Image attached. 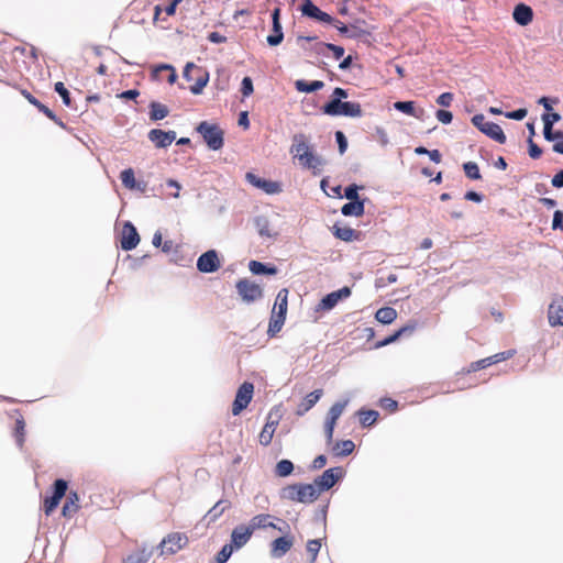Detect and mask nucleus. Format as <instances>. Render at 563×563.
I'll return each mask as SVG.
<instances>
[{"label": "nucleus", "mask_w": 563, "mask_h": 563, "mask_svg": "<svg viewBox=\"0 0 563 563\" xmlns=\"http://www.w3.org/2000/svg\"><path fill=\"white\" fill-rule=\"evenodd\" d=\"M258 188L264 190L266 194H276L280 191V186L278 183L266 179L263 180Z\"/></svg>", "instance_id": "5fc2aeb1"}, {"label": "nucleus", "mask_w": 563, "mask_h": 563, "mask_svg": "<svg viewBox=\"0 0 563 563\" xmlns=\"http://www.w3.org/2000/svg\"><path fill=\"white\" fill-rule=\"evenodd\" d=\"M334 235L345 242L357 240L360 232L350 227H334Z\"/></svg>", "instance_id": "c85d7f7f"}, {"label": "nucleus", "mask_w": 563, "mask_h": 563, "mask_svg": "<svg viewBox=\"0 0 563 563\" xmlns=\"http://www.w3.org/2000/svg\"><path fill=\"white\" fill-rule=\"evenodd\" d=\"M335 139L339 145V151L341 154H343L347 148V141L344 133L342 131H336Z\"/></svg>", "instance_id": "e2e57ef3"}, {"label": "nucleus", "mask_w": 563, "mask_h": 563, "mask_svg": "<svg viewBox=\"0 0 563 563\" xmlns=\"http://www.w3.org/2000/svg\"><path fill=\"white\" fill-rule=\"evenodd\" d=\"M321 396H322L321 389H317V390L308 394L305 397V399L301 401V404L298 406L297 415L298 416L305 415L308 410H310L319 401Z\"/></svg>", "instance_id": "4be33fe9"}, {"label": "nucleus", "mask_w": 563, "mask_h": 563, "mask_svg": "<svg viewBox=\"0 0 563 563\" xmlns=\"http://www.w3.org/2000/svg\"><path fill=\"white\" fill-rule=\"evenodd\" d=\"M221 267L218 253L214 250H209L201 254L197 260V268L201 273H213Z\"/></svg>", "instance_id": "f8f14e48"}, {"label": "nucleus", "mask_w": 563, "mask_h": 563, "mask_svg": "<svg viewBox=\"0 0 563 563\" xmlns=\"http://www.w3.org/2000/svg\"><path fill=\"white\" fill-rule=\"evenodd\" d=\"M183 75L187 81H194V85L189 87L194 95L201 93L209 81V73L194 63H187Z\"/></svg>", "instance_id": "20e7f679"}, {"label": "nucleus", "mask_w": 563, "mask_h": 563, "mask_svg": "<svg viewBox=\"0 0 563 563\" xmlns=\"http://www.w3.org/2000/svg\"><path fill=\"white\" fill-rule=\"evenodd\" d=\"M355 449V444L352 440L338 441L332 446V452L335 456H346L351 454Z\"/></svg>", "instance_id": "cd10ccee"}, {"label": "nucleus", "mask_w": 563, "mask_h": 563, "mask_svg": "<svg viewBox=\"0 0 563 563\" xmlns=\"http://www.w3.org/2000/svg\"><path fill=\"white\" fill-rule=\"evenodd\" d=\"M197 131L211 150L217 151L223 146V131L217 124L203 121L197 126Z\"/></svg>", "instance_id": "423d86ee"}, {"label": "nucleus", "mask_w": 563, "mask_h": 563, "mask_svg": "<svg viewBox=\"0 0 563 563\" xmlns=\"http://www.w3.org/2000/svg\"><path fill=\"white\" fill-rule=\"evenodd\" d=\"M342 468L333 467L324 471L321 476L314 481V486L321 492L328 490L335 485V483L342 477Z\"/></svg>", "instance_id": "9b49d317"}, {"label": "nucleus", "mask_w": 563, "mask_h": 563, "mask_svg": "<svg viewBox=\"0 0 563 563\" xmlns=\"http://www.w3.org/2000/svg\"><path fill=\"white\" fill-rule=\"evenodd\" d=\"M320 549H321V543H320V541H319V540H317V539H312V540H309V541L307 542V552H308V553H309V555H310V560H311V562H314V561H316L317 555H318V553H319Z\"/></svg>", "instance_id": "603ef678"}, {"label": "nucleus", "mask_w": 563, "mask_h": 563, "mask_svg": "<svg viewBox=\"0 0 563 563\" xmlns=\"http://www.w3.org/2000/svg\"><path fill=\"white\" fill-rule=\"evenodd\" d=\"M250 529L254 532L257 529H263L267 527L275 528V525L272 522V516L267 514H261L257 516H254L250 523L247 525Z\"/></svg>", "instance_id": "a878e982"}, {"label": "nucleus", "mask_w": 563, "mask_h": 563, "mask_svg": "<svg viewBox=\"0 0 563 563\" xmlns=\"http://www.w3.org/2000/svg\"><path fill=\"white\" fill-rule=\"evenodd\" d=\"M472 123L488 137L499 144L506 143V135L503 129L495 122L486 121L484 114H475L472 118Z\"/></svg>", "instance_id": "39448f33"}, {"label": "nucleus", "mask_w": 563, "mask_h": 563, "mask_svg": "<svg viewBox=\"0 0 563 563\" xmlns=\"http://www.w3.org/2000/svg\"><path fill=\"white\" fill-rule=\"evenodd\" d=\"M253 81L250 77H244L241 84V92L244 97H249L253 93Z\"/></svg>", "instance_id": "4d7b16f0"}, {"label": "nucleus", "mask_w": 563, "mask_h": 563, "mask_svg": "<svg viewBox=\"0 0 563 563\" xmlns=\"http://www.w3.org/2000/svg\"><path fill=\"white\" fill-rule=\"evenodd\" d=\"M55 91L62 97L66 106H70V95L62 81L55 84Z\"/></svg>", "instance_id": "6e6d98bb"}, {"label": "nucleus", "mask_w": 563, "mask_h": 563, "mask_svg": "<svg viewBox=\"0 0 563 563\" xmlns=\"http://www.w3.org/2000/svg\"><path fill=\"white\" fill-rule=\"evenodd\" d=\"M435 117L443 124H450L453 120L452 112L448 110H438Z\"/></svg>", "instance_id": "13d9d810"}, {"label": "nucleus", "mask_w": 563, "mask_h": 563, "mask_svg": "<svg viewBox=\"0 0 563 563\" xmlns=\"http://www.w3.org/2000/svg\"><path fill=\"white\" fill-rule=\"evenodd\" d=\"M283 38H284V34H283V30H282V24L274 23L273 24V34L267 36V43L271 46H276L282 43Z\"/></svg>", "instance_id": "c03bdc74"}, {"label": "nucleus", "mask_w": 563, "mask_h": 563, "mask_svg": "<svg viewBox=\"0 0 563 563\" xmlns=\"http://www.w3.org/2000/svg\"><path fill=\"white\" fill-rule=\"evenodd\" d=\"M489 365L487 364L486 357L478 360L476 362H472L466 369L461 371L457 375H466L473 372H477L479 369L486 368Z\"/></svg>", "instance_id": "3c124183"}, {"label": "nucleus", "mask_w": 563, "mask_h": 563, "mask_svg": "<svg viewBox=\"0 0 563 563\" xmlns=\"http://www.w3.org/2000/svg\"><path fill=\"white\" fill-rule=\"evenodd\" d=\"M287 308H288V289L283 288L278 291V294L276 296V300H275V305L273 307L272 313L275 312L276 314L286 317Z\"/></svg>", "instance_id": "b1692460"}, {"label": "nucleus", "mask_w": 563, "mask_h": 563, "mask_svg": "<svg viewBox=\"0 0 563 563\" xmlns=\"http://www.w3.org/2000/svg\"><path fill=\"white\" fill-rule=\"evenodd\" d=\"M249 268L253 274H256V275H260V274L273 275L277 272L276 267H267L265 264L257 262V261H251L249 264Z\"/></svg>", "instance_id": "ea45409f"}, {"label": "nucleus", "mask_w": 563, "mask_h": 563, "mask_svg": "<svg viewBox=\"0 0 563 563\" xmlns=\"http://www.w3.org/2000/svg\"><path fill=\"white\" fill-rule=\"evenodd\" d=\"M292 547V541L286 537H279L272 542L271 553L274 558H282Z\"/></svg>", "instance_id": "412c9836"}, {"label": "nucleus", "mask_w": 563, "mask_h": 563, "mask_svg": "<svg viewBox=\"0 0 563 563\" xmlns=\"http://www.w3.org/2000/svg\"><path fill=\"white\" fill-rule=\"evenodd\" d=\"M561 119V115L556 112H553L551 114H543L542 120L544 123V139L548 141H553V130L552 126L555 122H558Z\"/></svg>", "instance_id": "bb28decb"}, {"label": "nucleus", "mask_w": 563, "mask_h": 563, "mask_svg": "<svg viewBox=\"0 0 563 563\" xmlns=\"http://www.w3.org/2000/svg\"><path fill=\"white\" fill-rule=\"evenodd\" d=\"M358 187L356 185H351L349 187L345 188V197L350 200V201H361L358 198Z\"/></svg>", "instance_id": "680f3d73"}, {"label": "nucleus", "mask_w": 563, "mask_h": 563, "mask_svg": "<svg viewBox=\"0 0 563 563\" xmlns=\"http://www.w3.org/2000/svg\"><path fill=\"white\" fill-rule=\"evenodd\" d=\"M54 493L51 497H46L43 503V509L46 516H49L58 506L62 498L65 496L67 490V482L64 479H56L54 482Z\"/></svg>", "instance_id": "9d476101"}, {"label": "nucleus", "mask_w": 563, "mask_h": 563, "mask_svg": "<svg viewBox=\"0 0 563 563\" xmlns=\"http://www.w3.org/2000/svg\"><path fill=\"white\" fill-rule=\"evenodd\" d=\"M283 498L297 503H312L319 497V490L313 484H292L283 489Z\"/></svg>", "instance_id": "f03ea898"}, {"label": "nucleus", "mask_w": 563, "mask_h": 563, "mask_svg": "<svg viewBox=\"0 0 563 563\" xmlns=\"http://www.w3.org/2000/svg\"><path fill=\"white\" fill-rule=\"evenodd\" d=\"M22 95L31 104L36 107L49 120L63 126V122L56 117V114L48 107L37 100L32 93H30L27 90H22Z\"/></svg>", "instance_id": "aec40b11"}, {"label": "nucleus", "mask_w": 563, "mask_h": 563, "mask_svg": "<svg viewBox=\"0 0 563 563\" xmlns=\"http://www.w3.org/2000/svg\"><path fill=\"white\" fill-rule=\"evenodd\" d=\"M515 353L516 352L514 350L504 351V352H500V353H497V354L486 357V361H487V364L490 366V365L497 364L499 362L511 358L515 355Z\"/></svg>", "instance_id": "de8ad7c7"}, {"label": "nucleus", "mask_w": 563, "mask_h": 563, "mask_svg": "<svg viewBox=\"0 0 563 563\" xmlns=\"http://www.w3.org/2000/svg\"><path fill=\"white\" fill-rule=\"evenodd\" d=\"M235 549L230 543L224 544L216 555V563H225Z\"/></svg>", "instance_id": "8fccbe9b"}, {"label": "nucleus", "mask_w": 563, "mask_h": 563, "mask_svg": "<svg viewBox=\"0 0 563 563\" xmlns=\"http://www.w3.org/2000/svg\"><path fill=\"white\" fill-rule=\"evenodd\" d=\"M276 426L277 422L274 421H267L265 423L264 428L262 429L258 435V440L262 445L267 446L272 442L274 432L276 430Z\"/></svg>", "instance_id": "c756f323"}, {"label": "nucleus", "mask_w": 563, "mask_h": 563, "mask_svg": "<svg viewBox=\"0 0 563 563\" xmlns=\"http://www.w3.org/2000/svg\"><path fill=\"white\" fill-rule=\"evenodd\" d=\"M222 504H223V501L220 500L210 509L209 515L212 516L213 519L221 516L223 514V511L225 510V508L228 507V506H222Z\"/></svg>", "instance_id": "338daca9"}, {"label": "nucleus", "mask_w": 563, "mask_h": 563, "mask_svg": "<svg viewBox=\"0 0 563 563\" xmlns=\"http://www.w3.org/2000/svg\"><path fill=\"white\" fill-rule=\"evenodd\" d=\"M252 534L253 531L247 525H239L232 530L230 544L239 550L250 541Z\"/></svg>", "instance_id": "2eb2a0df"}, {"label": "nucleus", "mask_w": 563, "mask_h": 563, "mask_svg": "<svg viewBox=\"0 0 563 563\" xmlns=\"http://www.w3.org/2000/svg\"><path fill=\"white\" fill-rule=\"evenodd\" d=\"M301 12L303 15L316 20L321 10L311 0H302Z\"/></svg>", "instance_id": "79ce46f5"}, {"label": "nucleus", "mask_w": 563, "mask_h": 563, "mask_svg": "<svg viewBox=\"0 0 563 563\" xmlns=\"http://www.w3.org/2000/svg\"><path fill=\"white\" fill-rule=\"evenodd\" d=\"M528 111L527 109H518V110H515V111H511V112H507L505 113L506 118L508 119H512V120H522L526 118Z\"/></svg>", "instance_id": "69168bd1"}, {"label": "nucleus", "mask_w": 563, "mask_h": 563, "mask_svg": "<svg viewBox=\"0 0 563 563\" xmlns=\"http://www.w3.org/2000/svg\"><path fill=\"white\" fill-rule=\"evenodd\" d=\"M120 179L123 186L128 189H134L136 186L134 172L132 168H126L121 172Z\"/></svg>", "instance_id": "a18cd8bd"}, {"label": "nucleus", "mask_w": 563, "mask_h": 563, "mask_svg": "<svg viewBox=\"0 0 563 563\" xmlns=\"http://www.w3.org/2000/svg\"><path fill=\"white\" fill-rule=\"evenodd\" d=\"M465 176L472 180H479L482 178L479 167L475 162H466L463 164Z\"/></svg>", "instance_id": "a19ab883"}, {"label": "nucleus", "mask_w": 563, "mask_h": 563, "mask_svg": "<svg viewBox=\"0 0 563 563\" xmlns=\"http://www.w3.org/2000/svg\"><path fill=\"white\" fill-rule=\"evenodd\" d=\"M341 211L344 216L361 217L364 214V202L350 201L342 207Z\"/></svg>", "instance_id": "72a5a7b5"}, {"label": "nucleus", "mask_w": 563, "mask_h": 563, "mask_svg": "<svg viewBox=\"0 0 563 563\" xmlns=\"http://www.w3.org/2000/svg\"><path fill=\"white\" fill-rule=\"evenodd\" d=\"M549 323L552 327L563 325V298L556 297L548 309Z\"/></svg>", "instance_id": "a211bd4d"}, {"label": "nucleus", "mask_w": 563, "mask_h": 563, "mask_svg": "<svg viewBox=\"0 0 563 563\" xmlns=\"http://www.w3.org/2000/svg\"><path fill=\"white\" fill-rule=\"evenodd\" d=\"M294 471V464L289 460H282L276 464L275 473L280 477L290 475Z\"/></svg>", "instance_id": "37998d69"}, {"label": "nucleus", "mask_w": 563, "mask_h": 563, "mask_svg": "<svg viewBox=\"0 0 563 563\" xmlns=\"http://www.w3.org/2000/svg\"><path fill=\"white\" fill-rule=\"evenodd\" d=\"M140 242V235L135 227L131 222H125L121 232V249L124 251H131L137 246Z\"/></svg>", "instance_id": "ddd939ff"}, {"label": "nucleus", "mask_w": 563, "mask_h": 563, "mask_svg": "<svg viewBox=\"0 0 563 563\" xmlns=\"http://www.w3.org/2000/svg\"><path fill=\"white\" fill-rule=\"evenodd\" d=\"M255 224L261 236L272 238L276 234L273 232L269 221L264 217L256 218Z\"/></svg>", "instance_id": "58836bf2"}, {"label": "nucleus", "mask_w": 563, "mask_h": 563, "mask_svg": "<svg viewBox=\"0 0 563 563\" xmlns=\"http://www.w3.org/2000/svg\"><path fill=\"white\" fill-rule=\"evenodd\" d=\"M452 101L453 95L451 92H443L437 99V103L442 107H450Z\"/></svg>", "instance_id": "0e129e2a"}, {"label": "nucleus", "mask_w": 563, "mask_h": 563, "mask_svg": "<svg viewBox=\"0 0 563 563\" xmlns=\"http://www.w3.org/2000/svg\"><path fill=\"white\" fill-rule=\"evenodd\" d=\"M323 45H324V47H327L328 49L333 52L335 59H340L344 55V48L342 46L334 45L331 43H325Z\"/></svg>", "instance_id": "774afa93"}, {"label": "nucleus", "mask_w": 563, "mask_h": 563, "mask_svg": "<svg viewBox=\"0 0 563 563\" xmlns=\"http://www.w3.org/2000/svg\"><path fill=\"white\" fill-rule=\"evenodd\" d=\"M408 330L407 327H404L401 329H399L398 331H396L394 334L385 338L383 341H379L375 344V347H383L385 345H388L390 343H394L395 341H397L402 333H405L406 331Z\"/></svg>", "instance_id": "864d4df0"}, {"label": "nucleus", "mask_w": 563, "mask_h": 563, "mask_svg": "<svg viewBox=\"0 0 563 563\" xmlns=\"http://www.w3.org/2000/svg\"><path fill=\"white\" fill-rule=\"evenodd\" d=\"M152 554V550L144 547L129 554L123 563H147Z\"/></svg>", "instance_id": "393cba45"}, {"label": "nucleus", "mask_w": 563, "mask_h": 563, "mask_svg": "<svg viewBox=\"0 0 563 563\" xmlns=\"http://www.w3.org/2000/svg\"><path fill=\"white\" fill-rule=\"evenodd\" d=\"M14 427L12 429V435L15 439L16 445L22 449L25 443V435H26V422L23 417V415L15 410L14 411Z\"/></svg>", "instance_id": "f3484780"}, {"label": "nucleus", "mask_w": 563, "mask_h": 563, "mask_svg": "<svg viewBox=\"0 0 563 563\" xmlns=\"http://www.w3.org/2000/svg\"><path fill=\"white\" fill-rule=\"evenodd\" d=\"M150 109V118L153 121H158L166 118L169 112L165 104L155 101L151 103Z\"/></svg>", "instance_id": "e433bc0d"}, {"label": "nucleus", "mask_w": 563, "mask_h": 563, "mask_svg": "<svg viewBox=\"0 0 563 563\" xmlns=\"http://www.w3.org/2000/svg\"><path fill=\"white\" fill-rule=\"evenodd\" d=\"M254 393V385L250 382H244L238 389L235 399L232 404V413L240 415L251 402Z\"/></svg>", "instance_id": "6e6552de"}, {"label": "nucleus", "mask_w": 563, "mask_h": 563, "mask_svg": "<svg viewBox=\"0 0 563 563\" xmlns=\"http://www.w3.org/2000/svg\"><path fill=\"white\" fill-rule=\"evenodd\" d=\"M290 153L303 168L316 169L321 165V159L313 154L303 134L294 136Z\"/></svg>", "instance_id": "f257e3e1"}, {"label": "nucleus", "mask_w": 563, "mask_h": 563, "mask_svg": "<svg viewBox=\"0 0 563 563\" xmlns=\"http://www.w3.org/2000/svg\"><path fill=\"white\" fill-rule=\"evenodd\" d=\"M515 353L516 352L514 350L504 351V352H500V353H497V354L486 357V361H487V364L490 366V365L497 364L499 362L511 358L515 355Z\"/></svg>", "instance_id": "09e8293b"}, {"label": "nucleus", "mask_w": 563, "mask_h": 563, "mask_svg": "<svg viewBox=\"0 0 563 563\" xmlns=\"http://www.w3.org/2000/svg\"><path fill=\"white\" fill-rule=\"evenodd\" d=\"M515 353L516 352L514 350L504 351V352H500V353H497V354L486 357V361H487V364L490 366V365L497 364L499 362L511 358L515 355Z\"/></svg>", "instance_id": "49530a36"}, {"label": "nucleus", "mask_w": 563, "mask_h": 563, "mask_svg": "<svg viewBox=\"0 0 563 563\" xmlns=\"http://www.w3.org/2000/svg\"><path fill=\"white\" fill-rule=\"evenodd\" d=\"M148 139L153 142L157 147L164 148L170 145L175 139V131H163L159 129H153L148 132Z\"/></svg>", "instance_id": "dca6fc26"}, {"label": "nucleus", "mask_w": 563, "mask_h": 563, "mask_svg": "<svg viewBox=\"0 0 563 563\" xmlns=\"http://www.w3.org/2000/svg\"><path fill=\"white\" fill-rule=\"evenodd\" d=\"M79 508L80 506L78 494L76 492H70L62 509L63 516L70 518L79 510Z\"/></svg>", "instance_id": "5701e85b"}, {"label": "nucleus", "mask_w": 563, "mask_h": 563, "mask_svg": "<svg viewBox=\"0 0 563 563\" xmlns=\"http://www.w3.org/2000/svg\"><path fill=\"white\" fill-rule=\"evenodd\" d=\"M350 295L351 289L349 287H343L336 291H332L320 300L318 303V310H331L342 298H346Z\"/></svg>", "instance_id": "4468645a"}, {"label": "nucleus", "mask_w": 563, "mask_h": 563, "mask_svg": "<svg viewBox=\"0 0 563 563\" xmlns=\"http://www.w3.org/2000/svg\"><path fill=\"white\" fill-rule=\"evenodd\" d=\"M188 543V537L185 533L172 532L167 534L159 543L161 555L175 554L185 548Z\"/></svg>", "instance_id": "0eeeda50"}, {"label": "nucleus", "mask_w": 563, "mask_h": 563, "mask_svg": "<svg viewBox=\"0 0 563 563\" xmlns=\"http://www.w3.org/2000/svg\"><path fill=\"white\" fill-rule=\"evenodd\" d=\"M285 319V316L276 314L275 312L272 313L267 329V334L271 338H274L282 330Z\"/></svg>", "instance_id": "473e14b6"}, {"label": "nucleus", "mask_w": 563, "mask_h": 563, "mask_svg": "<svg viewBox=\"0 0 563 563\" xmlns=\"http://www.w3.org/2000/svg\"><path fill=\"white\" fill-rule=\"evenodd\" d=\"M335 424L336 423H334V422H330L327 420L324 421V434H325L328 444H331L333 442V433H334Z\"/></svg>", "instance_id": "052dcab7"}, {"label": "nucleus", "mask_w": 563, "mask_h": 563, "mask_svg": "<svg viewBox=\"0 0 563 563\" xmlns=\"http://www.w3.org/2000/svg\"><path fill=\"white\" fill-rule=\"evenodd\" d=\"M512 18L516 21V23H518L521 26H526L532 22L533 11L529 5L525 3H519L514 9Z\"/></svg>", "instance_id": "6ab92c4d"}, {"label": "nucleus", "mask_w": 563, "mask_h": 563, "mask_svg": "<svg viewBox=\"0 0 563 563\" xmlns=\"http://www.w3.org/2000/svg\"><path fill=\"white\" fill-rule=\"evenodd\" d=\"M236 290L242 300L247 303L254 302L263 297L262 287L246 278L240 279L236 283Z\"/></svg>", "instance_id": "1a4fd4ad"}, {"label": "nucleus", "mask_w": 563, "mask_h": 563, "mask_svg": "<svg viewBox=\"0 0 563 563\" xmlns=\"http://www.w3.org/2000/svg\"><path fill=\"white\" fill-rule=\"evenodd\" d=\"M323 86L324 84L321 80H313L311 82H308L306 80H297L295 82L296 89L300 92H313L322 89Z\"/></svg>", "instance_id": "f704fd0d"}, {"label": "nucleus", "mask_w": 563, "mask_h": 563, "mask_svg": "<svg viewBox=\"0 0 563 563\" xmlns=\"http://www.w3.org/2000/svg\"><path fill=\"white\" fill-rule=\"evenodd\" d=\"M323 113L332 117L345 115L352 118L362 117V107L358 102L341 101L332 99L322 107Z\"/></svg>", "instance_id": "7ed1b4c3"}, {"label": "nucleus", "mask_w": 563, "mask_h": 563, "mask_svg": "<svg viewBox=\"0 0 563 563\" xmlns=\"http://www.w3.org/2000/svg\"><path fill=\"white\" fill-rule=\"evenodd\" d=\"M529 143V155L533 159H538L542 155V150L532 141L531 136L528 140Z\"/></svg>", "instance_id": "bf43d9fd"}, {"label": "nucleus", "mask_w": 563, "mask_h": 563, "mask_svg": "<svg viewBox=\"0 0 563 563\" xmlns=\"http://www.w3.org/2000/svg\"><path fill=\"white\" fill-rule=\"evenodd\" d=\"M375 318L380 323L389 324L397 318V311L391 307H384L376 311Z\"/></svg>", "instance_id": "2f4dec72"}, {"label": "nucleus", "mask_w": 563, "mask_h": 563, "mask_svg": "<svg viewBox=\"0 0 563 563\" xmlns=\"http://www.w3.org/2000/svg\"><path fill=\"white\" fill-rule=\"evenodd\" d=\"M394 107L396 110L415 118H420V115L423 113V110H420L419 113L416 111L413 101H397L395 102Z\"/></svg>", "instance_id": "4c0bfd02"}, {"label": "nucleus", "mask_w": 563, "mask_h": 563, "mask_svg": "<svg viewBox=\"0 0 563 563\" xmlns=\"http://www.w3.org/2000/svg\"><path fill=\"white\" fill-rule=\"evenodd\" d=\"M347 404L349 399L336 401L335 404H333L328 411L325 420L336 423L338 419L341 417Z\"/></svg>", "instance_id": "7c9ffc66"}, {"label": "nucleus", "mask_w": 563, "mask_h": 563, "mask_svg": "<svg viewBox=\"0 0 563 563\" xmlns=\"http://www.w3.org/2000/svg\"><path fill=\"white\" fill-rule=\"evenodd\" d=\"M356 415L358 416L360 423L363 427H371V426H373L377 421V418L379 416L376 410H365V409L358 410L356 412Z\"/></svg>", "instance_id": "c9c22d12"}]
</instances>
